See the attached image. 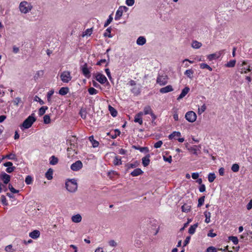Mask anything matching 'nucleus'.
Masks as SVG:
<instances>
[{"mask_svg":"<svg viewBox=\"0 0 252 252\" xmlns=\"http://www.w3.org/2000/svg\"><path fill=\"white\" fill-rule=\"evenodd\" d=\"M138 166V163L135 162L134 163H128L127 165V168H134Z\"/></svg>","mask_w":252,"mask_h":252,"instance_id":"e2e57ef3","label":"nucleus"},{"mask_svg":"<svg viewBox=\"0 0 252 252\" xmlns=\"http://www.w3.org/2000/svg\"><path fill=\"white\" fill-rule=\"evenodd\" d=\"M150 155L148 154L142 158V164L144 167L147 166L150 164Z\"/></svg>","mask_w":252,"mask_h":252,"instance_id":"4468645a","label":"nucleus"},{"mask_svg":"<svg viewBox=\"0 0 252 252\" xmlns=\"http://www.w3.org/2000/svg\"><path fill=\"white\" fill-rule=\"evenodd\" d=\"M113 163L115 165H119L122 164V162L121 157L116 156L114 159Z\"/></svg>","mask_w":252,"mask_h":252,"instance_id":"2f4dec72","label":"nucleus"},{"mask_svg":"<svg viewBox=\"0 0 252 252\" xmlns=\"http://www.w3.org/2000/svg\"><path fill=\"white\" fill-rule=\"evenodd\" d=\"M173 90V89L172 86L168 85L165 87L161 88L159 90V92L162 94H165L172 92Z\"/></svg>","mask_w":252,"mask_h":252,"instance_id":"dca6fc26","label":"nucleus"},{"mask_svg":"<svg viewBox=\"0 0 252 252\" xmlns=\"http://www.w3.org/2000/svg\"><path fill=\"white\" fill-rule=\"evenodd\" d=\"M204 215L205 217V222L207 223H208L210 222V218H211V213L209 212L205 211L204 213Z\"/></svg>","mask_w":252,"mask_h":252,"instance_id":"473e14b6","label":"nucleus"},{"mask_svg":"<svg viewBox=\"0 0 252 252\" xmlns=\"http://www.w3.org/2000/svg\"><path fill=\"white\" fill-rule=\"evenodd\" d=\"M189 88L188 87H185L182 91L180 94L177 97V100H179L185 97L189 93Z\"/></svg>","mask_w":252,"mask_h":252,"instance_id":"2eb2a0df","label":"nucleus"},{"mask_svg":"<svg viewBox=\"0 0 252 252\" xmlns=\"http://www.w3.org/2000/svg\"><path fill=\"white\" fill-rule=\"evenodd\" d=\"M143 116V113H142V111L138 112L134 116V122L135 123H138L140 125H142L143 124V120H142Z\"/></svg>","mask_w":252,"mask_h":252,"instance_id":"9d476101","label":"nucleus"},{"mask_svg":"<svg viewBox=\"0 0 252 252\" xmlns=\"http://www.w3.org/2000/svg\"><path fill=\"white\" fill-rule=\"evenodd\" d=\"M206 109V106L205 104L198 108V113L200 115L203 113Z\"/></svg>","mask_w":252,"mask_h":252,"instance_id":"c03bdc74","label":"nucleus"},{"mask_svg":"<svg viewBox=\"0 0 252 252\" xmlns=\"http://www.w3.org/2000/svg\"><path fill=\"white\" fill-rule=\"evenodd\" d=\"M196 113L192 111H190L186 113L185 115L186 119L189 122L193 123L195 122L196 120Z\"/></svg>","mask_w":252,"mask_h":252,"instance_id":"39448f33","label":"nucleus"},{"mask_svg":"<svg viewBox=\"0 0 252 252\" xmlns=\"http://www.w3.org/2000/svg\"><path fill=\"white\" fill-rule=\"evenodd\" d=\"M181 135V134L179 131H174L171 134L168 136V138L169 139H172L173 138H175L176 137H179Z\"/></svg>","mask_w":252,"mask_h":252,"instance_id":"b1692460","label":"nucleus"},{"mask_svg":"<svg viewBox=\"0 0 252 252\" xmlns=\"http://www.w3.org/2000/svg\"><path fill=\"white\" fill-rule=\"evenodd\" d=\"M4 250L6 252H13L12 246L9 245L5 247Z\"/></svg>","mask_w":252,"mask_h":252,"instance_id":"052dcab7","label":"nucleus"},{"mask_svg":"<svg viewBox=\"0 0 252 252\" xmlns=\"http://www.w3.org/2000/svg\"><path fill=\"white\" fill-rule=\"evenodd\" d=\"M19 8L22 13L27 14L31 11L32 6L27 1H22L19 4Z\"/></svg>","mask_w":252,"mask_h":252,"instance_id":"7ed1b4c3","label":"nucleus"},{"mask_svg":"<svg viewBox=\"0 0 252 252\" xmlns=\"http://www.w3.org/2000/svg\"><path fill=\"white\" fill-rule=\"evenodd\" d=\"M83 167V164L80 160H77L71 164L70 168L73 171H78Z\"/></svg>","mask_w":252,"mask_h":252,"instance_id":"1a4fd4ad","label":"nucleus"},{"mask_svg":"<svg viewBox=\"0 0 252 252\" xmlns=\"http://www.w3.org/2000/svg\"><path fill=\"white\" fill-rule=\"evenodd\" d=\"M15 169V166H11V167H7L6 169V171L8 173H12V172H13L14 171V170Z\"/></svg>","mask_w":252,"mask_h":252,"instance_id":"0e129e2a","label":"nucleus"},{"mask_svg":"<svg viewBox=\"0 0 252 252\" xmlns=\"http://www.w3.org/2000/svg\"><path fill=\"white\" fill-rule=\"evenodd\" d=\"M0 180L2 181L4 184H7L10 180V176L4 172H1L0 173Z\"/></svg>","mask_w":252,"mask_h":252,"instance_id":"6e6552de","label":"nucleus"},{"mask_svg":"<svg viewBox=\"0 0 252 252\" xmlns=\"http://www.w3.org/2000/svg\"><path fill=\"white\" fill-rule=\"evenodd\" d=\"M6 157L8 159L13 160L15 161L17 160V158L16 157V155H15V154L13 153H11L9 154L6 155Z\"/></svg>","mask_w":252,"mask_h":252,"instance_id":"c85d7f7f","label":"nucleus"},{"mask_svg":"<svg viewBox=\"0 0 252 252\" xmlns=\"http://www.w3.org/2000/svg\"><path fill=\"white\" fill-rule=\"evenodd\" d=\"M131 92L135 95H138L140 93V86H134L131 89Z\"/></svg>","mask_w":252,"mask_h":252,"instance_id":"4be33fe9","label":"nucleus"},{"mask_svg":"<svg viewBox=\"0 0 252 252\" xmlns=\"http://www.w3.org/2000/svg\"><path fill=\"white\" fill-rule=\"evenodd\" d=\"M54 91L53 89L51 90L47 93V101L48 102L51 103V96L54 94Z\"/></svg>","mask_w":252,"mask_h":252,"instance_id":"e433bc0d","label":"nucleus"},{"mask_svg":"<svg viewBox=\"0 0 252 252\" xmlns=\"http://www.w3.org/2000/svg\"><path fill=\"white\" fill-rule=\"evenodd\" d=\"M95 78L101 84H104L107 81L106 77L100 73L97 74L95 76Z\"/></svg>","mask_w":252,"mask_h":252,"instance_id":"f8f14e48","label":"nucleus"},{"mask_svg":"<svg viewBox=\"0 0 252 252\" xmlns=\"http://www.w3.org/2000/svg\"><path fill=\"white\" fill-rule=\"evenodd\" d=\"M92 33V29H87L83 33V36H90Z\"/></svg>","mask_w":252,"mask_h":252,"instance_id":"864d4df0","label":"nucleus"},{"mask_svg":"<svg viewBox=\"0 0 252 252\" xmlns=\"http://www.w3.org/2000/svg\"><path fill=\"white\" fill-rule=\"evenodd\" d=\"M231 170L234 172H238L239 171V165L238 164H237V163L233 164L232 165Z\"/></svg>","mask_w":252,"mask_h":252,"instance_id":"09e8293b","label":"nucleus"},{"mask_svg":"<svg viewBox=\"0 0 252 252\" xmlns=\"http://www.w3.org/2000/svg\"><path fill=\"white\" fill-rule=\"evenodd\" d=\"M43 75H44V71L43 70H38L35 73L34 77L36 78H40V77H42L43 76Z\"/></svg>","mask_w":252,"mask_h":252,"instance_id":"8fccbe9b","label":"nucleus"},{"mask_svg":"<svg viewBox=\"0 0 252 252\" xmlns=\"http://www.w3.org/2000/svg\"><path fill=\"white\" fill-rule=\"evenodd\" d=\"M60 78L62 81L65 83H68L72 79L70 72L68 71H64L62 72L60 75Z\"/></svg>","mask_w":252,"mask_h":252,"instance_id":"20e7f679","label":"nucleus"},{"mask_svg":"<svg viewBox=\"0 0 252 252\" xmlns=\"http://www.w3.org/2000/svg\"><path fill=\"white\" fill-rule=\"evenodd\" d=\"M193 71L192 69H188L185 72V74L189 78H192Z\"/></svg>","mask_w":252,"mask_h":252,"instance_id":"79ce46f5","label":"nucleus"},{"mask_svg":"<svg viewBox=\"0 0 252 252\" xmlns=\"http://www.w3.org/2000/svg\"><path fill=\"white\" fill-rule=\"evenodd\" d=\"M216 179V175L214 173H210L208 176V181L210 183H212Z\"/></svg>","mask_w":252,"mask_h":252,"instance_id":"58836bf2","label":"nucleus"},{"mask_svg":"<svg viewBox=\"0 0 252 252\" xmlns=\"http://www.w3.org/2000/svg\"><path fill=\"white\" fill-rule=\"evenodd\" d=\"M201 46L202 43L196 40L193 41L191 44L192 47L194 49H199Z\"/></svg>","mask_w":252,"mask_h":252,"instance_id":"c756f323","label":"nucleus"},{"mask_svg":"<svg viewBox=\"0 0 252 252\" xmlns=\"http://www.w3.org/2000/svg\"><path fill=\"white\" fill-rule=\"evenodd\" d=\"M34 114H32L23 122L22 125L20 126L21 129H28L32 126V124L36 121V118L34 117Z\"/></svg>","mask_w":252,"mask_h":252,"instance_id":"f257e3e1","label":"nucleus"},{"mask_svg":"<svg viewBox=\"0 0 252 252\" xmlns=\"http://www.w3.org/2000/svg\"><path fill=\"white\" fill-rule=\"evenodd\" d=\"M251 70V69H250V66H248L247 67H243L241 69V73H247L248 72H250Z\"/></svg>","mask_w":252,"mask_h":252,"instance_id":"4d7b16f0","label":"nucleus"},{"mask_svg":"<svg viewBox=\"0 0 252 252\" xmlns=\"http://www.w3.org/2000/svg\"><path fill=\"white\" fill-rule=\"evenodd\" d=\"M191 206L188 204H184L181 207L183 212L188 213L190 210Z\"/></svg>","mask_w":252,"mask_h":252,"instance_id":"cd10ccee","label":"nucleus"},{"mask_svg":"<svg viewBox=\"0 0 252 252\" xmlns=\"http://www.w3.org/2000/svg\"><path fill=\"white\" fill-rule=\"evenodd\" d=\"M157 82L160 86L165 85L167 83V76L166 75H159L157 79Z\"/></svg>","mask_w":252,"mask_h":252,"instance_id":"0eeeda50","label":"nucleus"},{"mask_svg":"<svg viewBox=\"0 0 252 252\" xmlns=\"http://www.w3.org/2000/svg\"><path fill=\"white\" fill-rule=\"evenodd\" d=\"M132 148L134 149L138 150L140 151L142 153H148L149 152L148 148H147L146 147H137L136 146H133Z\"/></svg>","mask_w":252,"mask_h":252,"instance_id":"5701e85b","label":"nucleus"},{"mask_svg":"<svg viewBox=\"0 0 252 252\" xmlns=\"http://www.w3.org/2000/svg\"><path fill=\"white\" fill-rule=\"evenodd\" d=\"M204 200H205V196H203L200 197L198 200L197 206L198 207H201L203 204V203L204 202Z\"/></svg>","mask_w":252,"mask_h":252,"instance_id":"de8ad7c7","label":"nucleus"},{"mask_svg":"<svg viewBox=\"0 0 252 252\" xmlns=\"http://www.w3.org/2000/svg\"><path fill=\"white\" fill-rule=\"evenodd\" d=\"M174 114H173V118L175 121H178L179 120L178 114L177 112V109L175 108L173 109Z\"/></svg>","mask_w":252,"mask_h":252,"instance_id":"603ef678","label":"nucleus"},{"mask_svg":"<svg viewBox=\"0 0 252 252\" xmlns=\"http://www.w3.org/2000/svg\"><path fill=\"white\" fill-rule=\"evenodd\" d=\"M88 92L91 95H94L98 93V91L94 88L91 87L88 89Z\"/></svg>","mask_w":252,"mask_h":252,"instance_id":"37998d69","label":"nucleus"},{"mask_svg":"<svg viewBox=\"0 0 252 252\" xmlns=\"http://www.w3.org/2000/svg\"><path fill=\"white\" fill-rule=\"evenodd\" d=\"M68 92L69 89L67 87H62L60 89L59 94L61 95H64L66 94Z\"/></svg>","mask_w":252,"mask_h":252,"instance_id":"393cba45","label":"nucleus"},{"mask_svg":"<svg viewBox=\"0 0 252 252\" xmlns=\"http://www.w3.org/2000/svg\"><path fill=\"white\" fill-rule=\"evenodd\" d=\"M49 162L50 164L54 165L58 163V159L55 156H52L49 159Z\"/></svg>","mask_w":252,"mask_h":252,"instance_id":"bb28decb","label":"nucleus"},{"mask_svg":"<svg viewBox=\"0 0 252 252\" xmlns=\"http://www.w3.org/2000/svg\"><path fill=\"white\" fill-rule=\"evenodd\" d=\"M199 191L201 192H204L206 190V187H205V185H204V184L201 185L199 187Z\"/></svg>","mask_w":252,"mask_h":252,"instance_id":"338daca9","label":"nucleus"},{"mask_svg":"<svg viewBox=\"0 0 252 252\" xmlns=\"http://www.w3.org/2000/svg\"><path fill=\"white\" fill-rule=\"evenodd\" d=\"M153 112V110L149 105H147L145 106L143 108V111L142 112L143 113V115H148L150 114Z\"/></svg>","mask_w":252,"mask_h":252,"instance_id":"412c9836","label":"nucleus"},{"mask_svg":"<svg viewBox=\"0 0 252 252\" xmlns=\"http://www.w3.org/2000/svg\"><path fill=\"white\" fill-rule=\"evenodd\" d=\"M22 102L21 98L17 97H16L13 101L14 104L16 106H18V104Z\"/></svg>","mask_w":252,"mask_h":252,"instance_id":"5fc2aeb1","label":"nucleus"},{"mask_svg":"<svg viewBox=\"0 0 252 252\" xmlns=\"http://www.w3.org/2000/svg\"><path fill=\"white\" fill-rule=\"evenodd\" d=\"M235 60H231L229 62H228L226 64H225V66L227 67H233L235 66Z\"/></svg>","mask_w":252,"mask_h":252,"instance_id":"ea45409f","label":"nucleus"},{"mask_svg":"<svg viewBox=\"0 0 252 252\" xmlns=\"http://www.w3.org/2000/svg\"><path fill=\"white\" fill-rule=\"evenodd\" d=\"M82 73L83 75L87 78H89L91 77L90 71H89L87 63H85L82 66L81 68Z\"/></svg>","mask_w":252,"mask_h":252,"instance_id":"9b49d317","label":"nucleus"},{"mask_svg":"<svg viewBox=\"0 0 252 252\" xmlns=\"http://www.w3.org/2000/svg\"><path fill=\"white\" fill-rule=\"evenodd\" d=\"M71 220L73 222L78 223L81 221L82 217L80 214H77L71 217Z\"/></svg>","mask_w":252,"mask_h":252,"instance_id":"a211bd4d","label":"nucleus"},{"mask_svg":"<svg viewBox=\"0 0 252 252\" xmlns=\"http://www.w3.org/2000/svg\"><path fill=\"white\" fill-rule=\"evenodd\" d=\"M32 179L30 176H27L25 179V183L27 185H30L32 183Z\"/></svg>","mask_w":252,"mask_h":252,"instance_id":"6e6d98bb","label":"nucleus"},{"mask_svg":"<svg viewBox=\"0 0 252 252\" xmlns=\"http://www.w3.org/2000/svg\"><path fill=\"white\" fill-rule=\"evenodd\" d=\"M163 143L162 141L161 140L158 141L157 142H156L154 144V148H160L161 145H162Z\"/></svg>","mask_w":252,"mask_h":252,"instance_id":"680f3d73","label":"nucleus"},{"mask_svg":"<svg viewBox=\"0 0 252 252\" xmlns=\"http://www.w3.org/2000/svg\"><path fill=\"white\" fill-rule=\"evenodd\" d=\"M77 183L74 179H68L65 182V188L70 192H74L77 189Z\"/></svg>","mask_w":252,"mask_h":252,"instance_id":"f03ea898","label":"nucleus"},{"mask_svg":"<svg viewBox=\"0 0 252 252\" xmlns=\"http://www.w3.org/2000/svg\"><path fill=\"white\" fill-rule=\"evenodd\" d=\"M207 252H217L216 249L213 247H210L207 248Z\"/></svg>","mask_w":252,"mask_h":252,"instance_id":"774afa93","label":"nucleus"},{"mask_svg":"<svg viewBox=\"0 0 252 252\" xmlns=\"http://www.w3.org/2000/svg\"><path fill=\"white\" fill-rule=\"evenodd\" d=\"M143 171L140 168H136L131 172L130 175L133 177H135L141 175Z\"/></svg>","mask_w":252,"mask_h":252,"instance_id":"aec40b11","label":"nucleus"},{"mask_svg":"<svg viewBox=\"0 0 252 252\" xmlns=\"http://www.w3.org/2000/svg\"><path fill=\"white\" fill-rule=\"evenodd\" d=\"M81 117L83 119H85L87 116V112L86 111L85 109H81L79 113Z\"/></svg>","mask_w":252,"mask_h":252,"instance_id":"3c124183","label":"nucleus"},{"mask_svg":"<svg viewBox=\"0 0 252 252\" xmlns=\"http://www.w3.org/2000/svg\"><path fill=\"white\" fill-rule=\"evenodd\" d=\"M48 107L47 106H42L41 107L38 111V115L41 116L44 115L46 112V110L48 109Z\"/></svg>","mask_w":252,"mask_h":252,"instance_id":"f704fd0d","label":"nucleus"},{"mask_svg":"<svg viewBox=\"0 0 252 252\" xmlns=\"http://www.w3.org/2000/svg\"><path fill=\"white\" fill-rule=\"evenodd\" d=\"M8 188L11 192L13 193H17L19 192V190L15 189L11 184H9Z\"/></svg>","mask_w":252,"mask_h":252,"instance_id":"bf43d9fd","label":"nucleus"},{"mask_svg":"<svg viewBox=\"0 0 252 252\" xmlns=\"http://www.w3.org/2000/svg\"><path fill=\"white\" fill-rule=\"evenodd\" d=\"M109 110L110 111L111 115L113 117H116L117 115V111L113 107L109 106Z\"/></svg>","mask_w":252,"mask_h":252,"instance_id":"4c0bfd02","label":"nucleus"},{"mask_svg":"<svg viewBox=\"0 0 252 252\" xmlns=\"http://www.w3.org/2000/svg\"><path fill=\"white\" fill-rule=\"evenodd\" d=\"M224 50H222L218 52H217L215 53L208 55L207 57V59L210 61H212L214 60H216L219 58L221 55H222L224 54Z\"/></svg>","mask_w":252,"mask_h":252,"instance_id":"423d86ee","label":"nucleus"},{"mask_svg":"<svg viewBox=\"0 0 252 252\" xmlns=\"http://www.w3.org/2000/svg\"><path fill=\"white\" fill-rule=\"evenodd\" d=\"M45 177L49 180L53 178V170L51 168L49 169L45 173Z\"/></svg>","mask_w":252,"mask_h":252,"instance_id":"7c9ffc66","label":"nucleus"},{"mask_svg":"<svg viewBox=\"0 0 252 252\" xmlns=\"http://www.w3.org/2000/svg\"><path fill=\"white\" fill-rule=\"evenodd\" d=\"M229 240L231 241L234 245H237L239 242L238 238L236 236H230Z\"/></svg>","mask_w":252,"mask_h":252,"instance_id":"49530a36","label":"nucleus"},{"mask_svg":"<svg viewBox=\"0 0 252 252\" xmlns=\"http://www.w3.org/2000/svg\"><path fill=\"white\" fill-rule=\"evenodd\" d=\"M123 11L118 8V9L117 10L116 13V15L115 16V20H120L123 15Z\"/></svg>","mask_w":252,"mask_h":252,"instance_id":"72a5a7b5","label":"nucleus"},{"mask_svg":"<svg viewBox=\"0 0 252 252\" xmlns=\"http://www.w3.org/2000/svg\"><path fill=\"white\" fill-rule=\"evenodd\" d=\"M29 236L32 239H37L40 236V232L37 230H34L30 233Z\"/></svg>","mask_w":252,"mask_h":252,"instance_id":"6ab92c4d","label":"nucleus"},{"mask_svg":"<svg viewBox=\"0 0 252 252\" xmlns=\"http://www.w3.org/2000/svg\"><path fill=\"white\" fill-rule=\"evenodd\" d=\"M200 147L197 145H193L188 148V150L193 155H197L198 151H200Z\"/></svg>","mask_w":252,"mask_h":252,"instance_id":"ddd939ff","label":"nucleus"},{"mask_svg":"<svg viewBox=\"0 0 252 252\" xmlns=\"http://www.w3.org/2000/svg\"><path fill=\"white\" fill-rule=\"evenodd\" d=\"M111 28H108L105 32L103 34L104 36L105 37H108L109 38L112 37V35L111 34Z\"/></svg>","mask_w":252,"mask_h":252,"instance_id":"c9c22d12","label":"nucleus"},{"mask_svg":"<svg viewBox=\"0 0 252 252\" xmlns=\"http://www.w3.org/2000/svg\"><path fill=\"white\" fill-rule=\"evenodd\" d=\"M197 226H198L197 223L194 224L192 225H191L189 229V233L190 234H193L195 233V230H196V228L197 227Z\"/></svg>","mask_w":252,"mask_h":252,"instance_id":"a878e982","label":"nucleus"},{"mask_svg":"<svg viewBox=\"0 0 252 252\" xmlns=\"http://www.w3.org/2000/svg\"><path fill=\"white\" fill-rule=\"evenodd\" d=\"M43 122L45 124H50L51 122L50 117L48 115H45L43 117Z\"/></svg>","mask_w":252,"mask_h":252,"instance_id":"a18cd8bd","label":"nucleus"},{"mask_svg":"<svg viewBox=\"0 0 252 252\" xmlns=\"http://www.w3.org/2000/svg\"><path fill=\"white\" fill-rule=\"evenodd\" d=\"M200 67L201 69H207L210 71L212 70V68L211 67H210L209 65H208L207 63H202L200 64Z\"/></svg>","mask_w":252,"mask_h":252,"instance_id":"a19ab883","label":"nucleus"},{"mask_svg":"<svg viewBox=\"0 0 252 252\" xmlns=\"http://www.w3.org/2000/svg\"><path fill=\"white\" fill-rule=\"evenodd\" d=\"M146 42V38L144 36H139L136 40V44L140 46L144 45Z\"/></svg>","mask_w":252,"mask_h":252,"instance_id":"f3484780","label":"nucleus"},{"mask_svg":"<svg viewBox=\"0 0 252 252\" xmlns=\"http://www.w3.org/2000/svg\"><path fill=\"white\" fill-rule=\"evenodd\" d=\"M112 20H113V17H112L111 15H110L109 16L108 19L107 20L106 22L105 23L104 26L105 27L108 26L111 23Z\"/></svg>","mask_w":252,"mask_h":252,"instance_id":"13d9d810","label":"nucleus"},{"mask_svg":"<svg viewBox=\"0 0 252 252\" xmlns=\"http://www.w3.org/2000/svg\"><path fill=\"white\" fill-rule=\"evenodd\" d=\"M126 3L129 6H131L134 4V0H126Z\"/></svg>","mask_w":252,"mask_h":252,"instance_id":"69168bd1","label":"nucleus"}]
</instances>
